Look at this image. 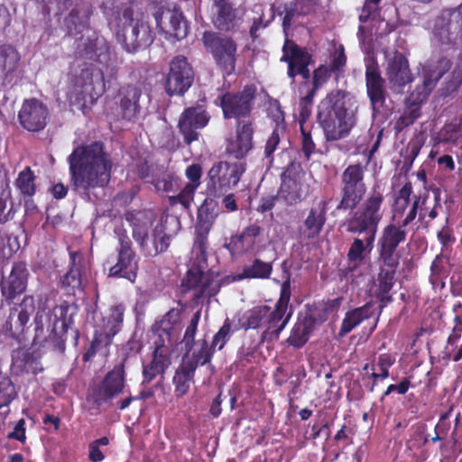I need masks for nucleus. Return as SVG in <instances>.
I'll list each match as a JSON object with an SVG mask.
<instances>
[{
	"label": "nucleus",
	"instance_id": "obj_49",
	"mask_svg": "<svg viewBox=\"0 0 462 462\" xmlns=\"http://www.w3.org/2000/svg\"><path fill=\"white\" fill-rule=\"evenodd\" d=\"M443 258L437 255L430 266V282L434 290H442L445 287V279L448 276V271L444 266Z\"/></svg>",
	"mask_w": 462,
	"mask_h": 462
},
{
	"label": "nucleus",
	"instance_id": "obj_28",
	"mask_svg": "<svg viewBox=\"0 0 462 462\" xmlns=\"http://www.w3.org/2000/svg\"><path fill=\"white\" fill-rule=\"evenodd\" d=\"M386 77L391 89L400 92L404 86L411 81L408 60L397 53L390 59L386 68Z\"/></svg>",
	"mask_w": 462,
	"mask_h": 462
},
{
	"label": "nucleus",
	"instance_id": "obj_46",
	"mask_svg": "<svg viewBox=\"0 0 462 462\" xmlns=\"http://www.w3.org/2000/svg\"><path fill=\"white\" fill-rule=\"evenodd\" d=\"M273 272L271 263L254 259L252 264L244 267L241 277L247 279H268Z\"/></svg>",
	"mask_w": 462,
	"mask_h": 462
},
{
	"label": "nucleus",
	"instance_id": "obj_25",
	"mask_svg": "<svg viewBox=\"0 0 462 462\" xmlns=\"http://www.w3.org/2000/svg\"><path fill=\"white\" fill-rule=\"evenodd\" d=\"M365 85L371 106L374 112H379L385 102V88L377 64L369 61L365 69Z\"/></svg>",
	"mask_w": 462,
	"mask_h": 462
},
{
	"label": "nucleus",
	"instance_id": "obj_45",
	"mask_svg": "<svg viewBox=\"0 0 462 462\" xmlns=\"http://www.w3.org/2000/svg\"><path fill=\"white\" fill-rule=\"evenodd\" d=\"M163 19L168 20L170 23V30L172 32L177 39L184 38L188 32V26L183 20L182 14L177 11H167L163 13L161 20L157 21L158 23H162Z\"/></svg>",
	"mask_w": 462,
	"mask_h": 462
},
{
	"label": "nucleus",
	"instance_id": "obj_57",
	"mask_svg": "<svg viewBox=\"0 0 462 462\" xmlns=\"http://www.w3.org/2000/svg\"><path fill=\"white\" fill-rule=\"evenodd\" d=\"M305 317H310L313 319V326L315 327L316 324L323 323L326 320H328L329 315L327 311H325L323 306L319 303H314L313 305L310 306L308 308L307 312L304 314Z\"/></svg>",
	"mask_w": 462,
	"mask_h": 462
},
{
	"label": "nucleus",
	"instance_id": "obj_13",
	"mask_svg": "<svg viewBox=\"0 0 462 462\" xmlns=\"http://www.w3.org/2000/svg\"><path fill=\"white\" fill-rule=\"evenodd\" d=\"M451 62L447 58L430 59L420 65L419 75L421 84L412 92L413 102L421 103L429 97L442 76L450 69Z\"/></svg>",
	"mask_w": 462,
	"mask_h": 462
},
{
	"label": "nucleus",
	"instance_id": "obj_34",
	"mask_svg": "<svg viewBox=\"0 0 462 462\" xmlns=\"http://www.w3.org/2000/svg\"><path fill=\"white\" fill-rule=\"evenodd\" d=\"M119 95L120 109L122 116L127 120H132L139 113V99L142 95V90L138 86H126L123 88Z\"/></svg>",
	"mask_w": 462,
	"mask_h": 462
},
{
	"label": "nucleus",
	"instance_id": "obj_59",
	"mask_svg": "<svg viewBox=\"0 0 462 462\" xmlns=\"http://www.w3.org/2000/svg\"><path fill=\"white\" fill-rule=\"evenodd\" d=\"M26 421L23 418L18 420L12 431L7 434L8 439L17 440L22 444L26 442Z\"/></svg>",
	"mask_w": 462,
	"mask_h": 462
},
{
	"label": "nucleus",
	"instance_id": "obj_9",
	"mask_svg": "<svg viewBox=\"0 0 462 462\" xmlns=\"http://www.w3.org/2000/svg\"><path fill=\"white\" fill-rule=\"evenodd\" d=\"M245 171L242 162H215L207 175V192L209 196L221 197L236 187Z\"/></svg>",
	"mask_w": 462,
	"mask_h": 462
},
{
	"label": "nucleus",
	"instance_id": "obj_50",
	"mask_svg": "<svg viewBox=\"0 0 462 462\" xmlns=\"http://www.w3.org/2000/svg\"><path fill=\"white\" fill-rule=\"evenodd\" d=\"M201 318V310H197L190 319L182 338V344L185 351H191L195 346V337L198 326Z\"/></svg>",
	"mask_w": 462,
	"mask_h": 462
},
{
	"label": "nucleus",
	"instance_id": "obj_39",
	"mask_svg": "<svg viewBox=\"0 0 462 462\" xmlns=\"http://www.w3.org/2000/svg\"><path fill=\"white\" fill-rule=\"evenodd\" d=\"M181 312V309L172 308L164 314L161 320L155 322L152 330L157 337L166 339L168 343L172 341L174 328L180 321Z\"/></svg>",
	"mask_w": 462,
	"mask_h": 462
},
{
	"label": "nucleus",
	"instance_id": "obj_31",
	"mask_svg": "<svg viewBox=\"0 0 462 462\" xmlns=\"http://www.w3.org/2000/svg\"><path fill=\"white\" fill-rule=\"evenodd\" d=\"M69 308V305L63 304L56 305L53 308V314L56 320L54 321L51 335H50V339L52 341L55 349L60 353L65 351V334H67L71 324V318L67 317Z\"/></svg>",
	"mask_w": 462,
	"mask_h": 462
},
{
	"label": "nucleus",
	"instance_id": "obj_58",
	"mask_svg": "<svg viewBox=\"0 0 462 462\" xmlns=\"http://www.w3.org/2000/svg\"><path fill=\"white\" fill-rule=\"evenodd\" d=\"M462 358V345L453 342V338H448L447 345L443 350V359L459 361Z\"/></svg>",
	"mask_w": 462,
	"mask_h": 462
},
{
	"label": "nucleus",
	"instance_id": "obj_41",
	"mask_svg": "<svg viewBox=\"0 0 462 462\" xmlns=\"http://www.w3.org/2000/svg\"><path fill=\"white\" fill-rule=\"evenodd\" d=\"M78 257H81V254L79 252L70 253L72 266L60 280L61 288H63L68 294H75L76 290L82 289L81 272L75 263Z\"/></svg>",
	"mask_w": 462,
	"mask_h": 462
},
{
	"label": "nucleus",
	"instance_id": "obj_19",
	"mask_svg": "<svg viewBox=\"0 0 462 462\" xmlns=\"http://www.w3.org/2000/svg\"><path fill=\"white\" fill-rule=\"evenodd\" d=\"M193 71L184 57H176L170 64L166 81V91L169 95H182L191 86Z\"/></svg>",
	"mask_w": 462,
	"mask_h": 462
},
{
	"label": "nucleus",
	"instance_id": "obj_44",
	"mask_svg": "<svg viewBox=\"0 0 462 462\" xmlns=\"http://www.w3.org/2000/svg\"><path fill=\"white\" fill-rule=\"evenodd\" d=\"M14 185L23 199L32 198L35 194V175L30 167L19 172Z\"/></svg>",
	"mask_w": 462,
	"mask_h": 462
},
{
	"label": "nucleus",
	"instance_id": "obj_14",
	"mask_svg": "<svg viewBox=\"0 0 462 462\" xmlns=\"http://www.w3.org/2000/svg\"><path fill=\"white\" fill-rule=\"evenodd\" d=\"M125 362L126 358H124L120 363L116 364L106 374L100 384L93 390L97 404L111 402L124 393L126 383Z\"/></svg>",
	"mask_w": 462,
	"mask_h": 462
},
{
	"label": "nucleus",
	"instance_id": "obj_11",
	"mask_svg": "<svg viewBox=\"0 0 462 462\" xmlns=\"http://www.w3.org/2000/svg\"><path fill=\"white\" fill-rule=\"evenodd\" d=\"M311 179V174L299 164H291L283 174L279 198L289 205L301 202L310 193Z\"/></svg>",
	"mask_w": 462,
	"mask_h": 462
},
{
	"label": "nucleus",
	"instance_id": "obj_20",
	"mask_svg": "<svg viewBox=\"0 0 462 462\" xmlns=\"http://www.w3.org/2000/svg\"><path fill=\"white\" fill-rule=\"evenodd\" d=\"M35 311V301L32 296H24L18 307L16 319L10 314L8 319L3 326V332L5 337L22 340L26 325L28 324L32 314Z\"/></svg>",
	"mask_w": 462,
	"mask_h": 462
},
{
	"label": "nucleus",
	"instance_id": "obj_48",
	"mask_svg": "<svg viewBox=\"0 0 462 462\" xmlns=\"http://www.w3.org/2000/svg\"><path fill=\"white\" fill-rule=\"evenodd\" d=\"M326 205L320 202L313 207L305 219V226L310 231H320L326 220Z\"/></svg>",
	"mask_w": 462,
	"mask_h": 462
},
{
	"label": "nucleus",
	"instance_id": "obj_18",
	"mask_svg": "<svg viewBox=\"0 0 462 462\" xmlns=\"http://www.w3.org/2000/svg\"><path fill=\"white\" fill-rule=\"evenodd\" d=\"M255 88L246 86L236 94L226 93L221 97V106L226 118H236L239 121H250L245 119L253 107Z\"/></svg>",
	"mask_w": 462,
	"mask_h": 462
},
{
	"label": "nucleus",
	"instance_id": "obj_53",
	"mask_svg": "<svg viewBox=\"0 0 462 462\" xmlns=\"http://www.w3.org/2000/svg\"><path fill=\"white\" fill-rule=\"evenodd\" d=\"M329 75L330 70L324 66L319 67L314 71L313 88L305 97H302V100L305 103L311 102L315 90L327 81V79L329 78Z\"/></svg>",
	"mask_w": 462,
	"mask_h": 462
},
{
	"label": "nucleus",
	"instance_id": "obj_5",
	"mask_svg": "<svg viewBox=\"0 0 462 462\" xmlns=\"http://www.w3.org/2000/svg\"><path fill=\"white\" fill-rule=\"evenodd\" d=\"M84 46L79 50V42H78V52L79 55L88 59H97L99 63L104 64V69H86L80 73L76 82V90L80 95L84 102L88 99L94 100L101 96L107 88H110L116 79L117 65L116 60L112 57L110 47L108 46L107 60H101L98 55L94 57L87 56L83 51Z\"/></svg>",
	"mask_w": 462,
	"mask_h": 462
},
{
	"label": "nucleus",
	"instance_id": "obj_10",
	"mask_svg": "<svg viewBox=\"0 0 462 462\" xmlns=\"http://www.w3.org/2000/svg\"><path fill=\"white\" fill-rule=\"evenodd\" d=\"M462 31V5L456 9L443 10L433 21L432 42L445 51L457 44Z\"/></svg>",
	"mask_w": 462,
	"mask_h": 462
},
{
	"label": "nucleus",
	"instance_id": "obj_27",
	"mask_svg": "<svg viewBox=\"0 0 462 462\" xmlns=\"http://www.w3.org/2000/svg\"><path fill=\"white\" fill-rule=\"evenodd\" d=\"M254 129L251 121H239L236 133L226 145V152L236 159H243L253 148Z\"/></svg>",
	"mask_w": 462,
	"mask_h": 462
},
{
	"label": "nucleus",
	"instance_id": "obj_33",
	"mask_svg": "<svg viewBox=\"0 0 462 462\" xmlns=\"http://www.w3.org/2000/svg\"><path fill=\"white\" fill-rule=\"evenodd\" d=\"M213 23L220 30H228L236 18V10L229 0H213L209 9Z\"/></svg>",
	"mask_w": 462,
	"mask_h": 462
},
{
	"label": "nucleus",
	"instance_id": "obj_26",
	"mask_svg": "<svg viewBox=\"0 0 462 462\" xmlns=\"http://www.w3.org/2000/svg\"><path fill=\"white\" fill-rule=\"evenodd\" d=\"M208 122V116L201 106L185 110L179 121V128L187 143L199 137L198 129L203 128Z\"/></svg>",
	"mask_w": 462,
	"mask_h": 462
},
{
	"label": "nucleus",
	"instance_id": "obj_12",
	"mask_svg": "<svg viewBox=\"0 0 462 462\" xmlns=\"http://www.w3.org/2000/svg\"><path fill=\"white\" fill-rule=\"evenodd\" d=\"M125 233H122L119 237L120 245L117 248L116 262L107 259L106 264L109 265L108 276L113 278H122L134 283L137 279L139 271V257L131 246V241L127 238Z\"/></svg>",
	"mask_w": 462,
	"mask_h": 462
},
{
	"label": "nucleus",
	"instance_id": "obj_43",
	"mask_svg": "<svg viewBox=\"0 0 462 462\" xmlns=\"http://www.w3.org/2000/svg\"><path fill=\"white\" fill-rule=\"evenodd\" d=\"M396 273L386 270H380L378 275V286L376 291V297L381 302H389L392 300L390 291L395 283Z\"/></svg>",
	"mask_w": 462,
	"mask_h": 462
},
{
	"label": "nucleus",
	"instance_id": "obj_3",
	"mask_svg": "<svg viewBox=\"0 0 462 462\" xmlns=\"http://www.w3.org/2000/svg\"><path fill=\"white\" fill-rule=\"evenodd\" d=\"M291 297V280L282 282L278 300L273 309L268 305H257L246 310L241 319V328L247 331L263 328L262 342H272L280 337L292 317L290 300Z\"/></svg>",
	"mask_w": 462,
	"mask_h": 462
},
{
	"label": "nucleus",
	"instance_id": "obj_1",
	"mask_svg": "<svg viewBox=\"0 0 462 462\" xmlns=\"http://www.w3.org/2000/svg\"><path fill=\"white\" fill-rule=\"evenodd\" d=\"M45 14L58 17L69 10L65 18L68 33L79 42V50L88 57L98 55L101 60H107L108 43L106 39L88 28L90 7L82 0H42Z\"/></svg>",
	"mask_w": 462,
	"mask_h": 462
},
{
	"label": "nucleus",
	"instance_id": "obj_15",
	"mask_svg": "<svg viewBox=\"0 0 462 462\" xmlns=\"http://www.w3.org/2000/svg\"><path fill=\"white\" fill-rule=\"evenodd\" d=\"M171 346L172 341L168 343L166 339L155 338L151 361L143 363V385L150 383L159 375L164 377L166 370L171 365Z\"/></svg>",
	"mask_w": 462,
	"mask_h": 462
},
{
	"label": "nucleus",
	"instance_id": "obj_60",
	"mask_svg": "<svg viewBox=\"0 0 462 462\" xmlns=\"http://www.w3.org/2000/svg\"><path fill=\"white\" fill-rule=\"evenodd\" d=\"M268 115L275 124L274 129L281 128V131H284V116L282 111L281 110L280 106L277 103L270 104L268 107Z\"/></svg>",
	"mask_w": 462,
	"mask_h": 462
},
{
	"label": "nucleus",
	"instance_id": "obj_17",
	"mask_svg": "<svg viewBox=\"0 0 462 462\" xmlns=\"http://www.w3.org/2000/svg\"><path fill=\"white\" fill-rule=\"evenodd\" d=\"M342 181L343 197L337 208H353L359 203L365 192V186L363 182V168L360 165L348 166L343 172Z\"/></svg>",
	"mask_w": 462,
	"mask_h": 462
},
{
	"label": "nucleus",
	"instance_id": "obj_37",
	"mask_svg": "<svg viewBox=\"0 0 462 462\" xmlns=\"http://www.w3.org/2000/svg\"><path fill=\"white\" fill-rule=\"evenodd\" d=\"M214 354L208 341L202 339L198 341L197 347L194 346L191 351H185L181 362L197 370L199 365L210 363Z\"/></svg>",
	"mask_w": 462,
	"mask_h": 462
},
{
	"label": "nucleus",
	"instance_id": "obj_51",
	"mask_svg": "<svg viewBox=\"0 0 462 462\" xmlns=\"http://www.w3.org/2000/svg\"><path fill=\"white\" fill-rule=\"evenodd\" d=\"M232 336L231 321L228 318L224 320L223 325L218 331L214 335L211 344L209 345L214 351L216 349L221 350L230 340Z\"/></svg>",
	"mask_w": 462,
	"mask_h": 462
},
{
	"label": "nucleus",
	"instance_id": "obj_42",
	"mask_svg": "<svg viewBox=\"0 0 462 462\" xmlns=\"http://www.w3.org/2000/svg\"><path fill=\"white\" fill-rule=\"evenodd\" d=\"M259 233H236L230 238L228 243L225 244V246L229 250L232 256L242 254L245 253L251 244L254 243V238Z\"/></svg>",
	"mask_w": 462,
	"mask_h": 462
},
{
	"label": "nucleus",
	"instance_id": "obj_30",
	"mask_svg": "<svg viewBox=\"0 0 462 462\" xmlns=\"http://www.w3.org/2000/svg\"><path fill=\"white\" fill-rule=\"evenodd\" d=\"M20 55L12 46L0 47V80L4 84H15L19 79Z\"/></svg>",
	"mask_w": 462,
	"mask_h": 462
},
{
	"label": "nucleus",
	"instance_id": "obj_8",
	"mask_svg": "<svg viewBox=\"0 0 462 462\" xmlns=\"http://www.w3.org/2000/svg\"><path fill=\"white\" fill-rule=\"evenodd\" d=\"M116 37L124 48L134 52L152 42L151 30L143 14L125 8L116 21Z\"/></svg>",
	"mask_w": 462,
	"mask_h": 462
},
{
	"label": "nucleus",
	"instance_id": "obj_52",
	"mask_svg": "<svg viewBox=\"0 0 462 462\" xmlns=\"http://www.w3.org/2000/svg\"><path fill=\"white\" fill-rule=\"evenodd\" d=\"M196 189V183H187L177 196H171L169 198L171 205L174 206L180 204L185 208H189L194 199Z\"/></svg>",
	"mask_w": 462,
	"mask_h": 462
},
{
	"label": "nucleus",
	"instance_id": "obj_23",
	"mask_svg": "<svg viewBox=\"0 0 462 462\" xmlns=\"http://www.w3.org/2000/svg\"><path fill=\"white\" fill-rule=\"evenodd\" d=\"M374 235L375 233H371V235L365 238V242L359 238L354 239L347 253L348 265L340 269V275L346 282L353 283L356 278L361 275L358 271V264L364 261L365 252L367 249L370 252L374 241Z\"/></svg>",
	"mask_w": 462,
	"mask_h": 462
},
{
	"label": "nucleus",
	"instance_id": "obj_47",
	"mask_svg": "<svg viewBox=\"0 0 462 462\" xmlns=\"http://www.w3.org/2000/svg\"><path fill=\"white\" fill-rule=\"evenodd\" d=\"M16 397V388L12 379L0 371V409L9 408Z\"/></svg>",
	"mask_w": 462,
	"mask_h": 462
},
{
	"label": "nucleus",
	"instance_id": "obj_36",
	"mask_svg": "<svg viewBox=\"0 0 462 462\" xmlns=\"http://www.w3.org/2000/svg\"><path fill=\"white\" fill-rule=\"evenodd\" d=\"M314 328L311 318L300 315L287 338L288 344L295 348H301L309 341Z\"/></svg>",
	"mask_w": 462,
	"mask_h": 462
},
{
	"label": "nucleus",
	"instance_id": "obj_22",
	"mask_svg": "<svg viewBox=\"0 0 462 462\" xmlns=\"http://www.w3.org/2000/svg\"><path fill=\"white\" fill-rule=\"evenodd\" d=\"M18 118L21 125L28 131H40L47 124L49 111L42 102L32 98L23 102Z\"/></svg>",
	"mask_w": 462,
	"mask_h": 462
},
{
	"label": "nucleus",
	"instance_id": "obj_29",
	"mask_svg": "<svg viewBox=\"0 0 462 462\" xmlns=\"http://www.w3.org/2000/svg\"><path fill=\"white\" fill-rule=\"evenodd\" d=\"M381 203L382 197L380 195L370 198L365 209L357 213L356 218L352 221V231H376L377 225L381 219Z\"/></svg>",
	"mask_w": 462,
	"mask_h": 462
},
{
	"label": "nucleus",
	"instance_id": "obj_2",
	"mask_svg": "<svg viewBox=\"0 0 462 462\" xmlns=\"http://www.w3.org/2000/svg\"><path fill=\"white\" fill-rule=\"evenodd\" d=\"M68 160L71 182L76 189L104 187L109 182L113 162L101 142L78 146Z\"/></svg>",
	"mask_w": 462,
	"mask_h": 462
},
{
	"label": "nucleus",
	"instance_id": "obj_7",
	"mask_svg": "<svg viewBox=\"0 0 462 462\" xmlns=\"http://www.w3.org/2000/svg\"><path fill=\"white\" fill-rule=\"evenodd\" d=\"M124 314L125 306L116 304L111 306L105 313H101L99 318H95L93 339L82 355L84 363L90 362L102 350L107 352L115 336L122 328Z\"/></svg>",
	"mask_w": 462,
	"mask_h": 462
},
{
	"label": "nucleus",
	"instance_id": "obj_35",
	"mask_svg": "<svg viewBox=\"0 0 462 462\" xmlns=\"http://www.w3.org/2000/svg\"><path fill=\"white\" fill-rule=\"evenodd\" d=\"M374 316V306L368 302L362 307L356 308L346 313L342 320L338 335L344 337L350 333L356 327L361 324L364 320L368 319Z\"/></svg>",
	"mask_w": 462,
	"mask_h": 462
},
{
	"label": "nucleus",
	"instance_id": "obj_55",
	"mask_svg": "<svg viewBox=\"0 0 462 462\" xmlns=\"http://www.w3.org/2000/svg\"><path fill=\"white\" fill-rule=\"evenodd\" d=\"M417 205L418 200H415L412 205H410V200H403L402 202L395 200L394 217H397V215H402L406 208H409L408 214L403 220V224L406 225L416 217Z\"/></svg>",
	"mask_w": 462,
	"mask_h": 462
},
{
	"label": "nucleus",
	"instance_id": "obj_64",
	"mask_svg": "<svg viewBox=\"0 0 462 462\" xmlns=\"http://www.w3.org/2000/svg\"><path fill=\"white\" fill-rule=\"evenodd\" d=\"M172 180L173 177L171 175L164 172L155 179L152 183L159 191H170L172 189Z\"/></svg>",
	"mask_w": 462,
	"mask_h": 462
},
{
	"label": "nucleus",
	"instance_id": "obj_38",
	"mask_svg": "<svg viewBox=\"0 0 462 462\" xmlns=\"http://www.w3.org/2000/svg\"><path fill=\"white\" fill-rule=\"evenodd\" d=\"M283 52L282 60H285L289 64L288 76L291 79H294L296 76V69L303 65H309L310 57L302 49L289 42H285Z\"/></svg>",
	"mask_w": 462,
	"mask_h": 462
},
{
	"label": "nucleus",
	"instance_id": "obj_63",
	"mask_svg": "<svg viewBox=\"0 0 462 462\" xmlns=\"http://www.w3.org/2000/svg\"><path fill=\"white\" fill-rule=\"evenodd\" d=\"M411 387V381L409 378H403L399 384H390L381 397V401L385 396L389 395L393 392H397L399 394H405Z\"/></svg>",
	"mask_w": 462,
	"mask_h": 462
},
{
	"label": "nucleus",
	"instance_id": "obj_61",
	"mask_svg": "<svg viewBox=\"0 0 462 462\" xmlns=\"http://www.w3.org/2000/svg\"><path fill=\"white\" fill-rule=\"evenodd\" d=\"M381 258L383 263L382 270L391 271L396 273L399 266L400 256L396 253H380Z\"/></svg>",
	"mask_w": 462,
	"mask_h": 462
},
{
	"label": "nucleus",
	"instance_id": "obj_4",
	"mask_svg": "<svg viewBox=\"0 0 462 462\" xmlns=\"http://www.w3.org/2000/svg\"><path fill=\"white\" fill-rule=\"evenodd\" d=\"M318 119L328 141L346 137L356 124L355 111L347 106L345 93L330 92L319 104Z\"/></svg>",
	"mask_w": 462,
	"mask_h": 462
},
{
	"label": "nucleus",
	"instance_id": "obj_40",
	"mask_svg": "<svg viewBox=\"0 0 462 462\" xmlns=\"http://www.w3.org/2000/svg\"><path fill=\"white\" fill-rule=\"evenodd\" d=\"M195 372L194 368L180 362L172 378L174 393L177 397H182L189 393L190 384L194 382Z\"/></svg>",
	"mask_w": 462,
	"mask_h": 462
},
{
	"label": "nucleus",
	"instance_id": "obj_32",
	"mask_svg": "<svg viewBox=\"0 0 462 462\" xmlns=\"http://www.w3.org/2000/svg\"><path fill=\"white\" fill-rule=\"evenodd\" d=\"M133 237L149 255H157L166 251L171 239V236L167 233H133Z\"/></svg>",
	"mask_w": 462,
	"mask_h": 462
},
{
	"label": "nucleus",
	"instance_id": "obj_56",
	"mask_svg": "<svg viewBox=\"0 0 462 462\" xmlns=\"http://www.w3.org/2000/svg\"><path fill=\"white\" fill-rule=\"evenodd\" d=\"M109 439L107 437H102L89 444L88 458L92 462H101L104 460L105 456L100 450V446H107Z\"/></svg>",
	"mask_w": 462,
	"mask_h": 462
},
{
	"label": "nucleus",
	"instance_id": "obj_16",
	"mask_svg": "<svg viewBox=\"0 0 462 462\" xmlns=\"http://www.w3.org/2000/svg\"><path fill=\"white\" fill-rule=\"evenodd\" d=\"M204 44L217 63L226 73L235 70L236 45L227 37H222L211 32H205Z\"/></svg>",
	"mask_w": 462,
	"mask_h": 462
},
{
	"label": "nucleus",
	"instance_id": "obj_62",
	"mask_svg": "<svg viewBox=\"0 0 462 462\" xmlns=\"http://www.w3.org/2000/svg\"><path fill=\"white\" fill-rule=\"evenodd\" d=\"M394 362V357L390 354L384 353L378 356L377 365L381 371L382 379H385L389 376V368Z\"/></svg>",
	"mask_w": 462,
	"mask_h": 462
},
{
	"label": "nucleus",
	"instance_id": "obj_24",
	"mask_svg": "<svg viewBox=\"0 0 462 462\" xmlns=\"http://www.w3.org/2000/svg\"><path fill=\"white\" fill-rule=\"evenodd\" d=\"M29 271L25 262L19 261L13 264L11 273L1 283V292L7 301H12L22 294L27 287Z\"/></svg>",
	"mask_w": 462,
	"mask_h": 462
},
{
	"label": "nucleus",
	"instance_id": "obj_6",
	"mask_svg": "<svg viewBox=\"0 0 462 462\" xmlns=\"http://www.w3.org/2000/svg\"><path fill=\"white\" fill-rule=\"evenodd\" d=\"M208 234L197 233L191 251V263L182 282V285L188 290L198 291L194 294L195 300H199L202 297H213L218 291L217 288H211L213 282L205 273L208 269Z\"/></svg>",
	"mask_w": 462,
	"mask_h": 462
},
{
	"label": "nucleus",
	"instance_id": "obj_21",
	"mask_svg": "<svg viewBox=\"0 0 462 462\" xmlns=\"http://www.w3.org/2000/svg\"><path fill=\"white\" fill-rule=\"evenodd\" d=\"M11 357V368L16 375L38 374L44 370L41 362L42 354L39 350L20 346L12 351Z\"/></svg>",
	"mask_w": 462,
	"mask_h": 462
},
{
	"label": "nucleus",
	"instance_id": "obj_54",
	"mask_svg": "<svg viewBox=\"0 0 462 462\" xmlns=\"http://www.w3.org/2000/svg\"><path fill=\"white\" fill-rule=\"evenodd\" d=\"M406 233H383L381 252L396 253L398 245L405 239Z\"/></svg>",
	"mask_w": 462,
	"mask_h": 462
}]
</instances>
